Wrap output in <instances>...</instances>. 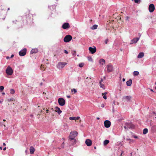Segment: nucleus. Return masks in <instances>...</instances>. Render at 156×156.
Returning <instances> with one entry per match:
<instances>
[{
  "mask_svg": "<svg viewBox=\"0 0 156 156\" xmlns=\"http://www.w3.org/2000/svg\"><path fill=\"white\" fill-rule=\"evenodd\" d=\"M78 133L76 131H74L70 133L69 136V139H75L77 136Z\"/></svg>",
  "mask_w": 156,
  "mask_h": 156,
  "instance_id": "1",
  "label": "nucleus"
},
{
  "mask_svg": "<svg viewBox=\"0 0 156 156\" xmlns=\"http://www.w3.org/2000/svg\"><path fill=\"white\" fill-rule=\"evenodd\" d=\"M67 64V63L65 62H59L57 65V67L59 69H62Z\"/></svg>",
  "mask_w": 156,
  "mask_h": 156,
  "instance_id": "2",
  "label": "nucleus"
},
{
  "mask_svg": "<svg viewBox=\"0 0 156 156\" xmlns=\"http://www.w3.org/2000/svg\"><path fill=\"white\" fill-rule=\"evenodd\" d=\"M106 71L108 73H109L112 71L113 70V67L111 64H109L106 66L105 70L106 71Z\"/></svg>",
  "mask_w": 156,
  "mask_h": 156,
  "instance_id": "3",
  "label": "nucleus"
},
{
  "mask_svg": "<svg viewBox=\"0 0 156 156\" xmlns=\"http://www.w3.org/2000/svg\"><path fill=\"white\" fill-rule=\"evenodd\" d=\"M72 37L71 36L69 35H66L64 38V41L65 42H68L72 39Z\"/></svg>",
  "mask_w": 156,
  "mask_h": 156,
  "instance_id": "4",
  "label": "nucleus"
},
{
  "mask_svg": "<svg viewBox=\"0 0 156 156\" xmlns=\"http://www.w3.org/2000/svg\"><path fill=\"white\" fill-rule=\"evenodd\" d=\"M58 102L59 105L61 106H63L65 104V100L64 98H60L58 99Z\"/></svg>",
  "mask_w": 156,
  "mask_h": 156,
  "instance_id": "5",
  "label": "nucleus"
},
{
  "mask_svg": "<svg viewBox=\"0 0 156 156\" xmlns=\"http://www.w3.org/2000/svg\"><path fill=\"white\" fill-rule=\"evenodd\" d=\"M5 72L7 75H11L13 73V71L11 67L9 66L7 68Z\"/></svg>",
  "mask_w": 156,
  "mask_h": 156,
  "instance_id": "6",
  "label": "nucleus"
},
{
  "mask_svg": "<svg viewBox=\"0 0 156 156\" xmlns=\"http://www.w3.org/2000/svg\"><path fill=\"white\" fill-rule=\"evenodd\" d=\"M26 52L27 49L24 48L19 51V54L20 56H24L26 54Z\"/></svg>",
  "mask_w": 156,
  "mask_h": 156,
  "instance_id": "7",
  "label": "nucleus"
},
{
  "mask_svg": "<svg viewBox=\"0 0 156 156\" xmlns=\"http://www.w3.org/2000/svg\"><path fill=\"white\" fill-rule=\"evenodd\" d=\"M134 127V126L133 125L130 123H127L126 124V125L124 126V128L126 129L127 128L129 129H132Z\"/></svg>",
  "mask_w": 156,
  "mask_h": 156,
  "instance_id": "8",
  "label": "nucleus"
},
{
  "mask_svg": "<svg viewBox=\"0 0 156 156\" xmlns=\"http://www.w3.org/2000/svg\"><path fill=\"white\" fill-rule=\"evenodd\" d=\"M149 10L150 12H154L155 9L154 6L153 4H150L149 6Z\"/></svg>",
  "mask_w": 156,
  "mask_h": 156,
  "instance_id": "9",
  "label": "nucleus"
},
{
  "mask_svg": "<svg viewBox=\"0 0 156 156\" xmlns=\"http://www.w3.org/2000/svg\"><path fill=\"white\" fill-rule=\"evenodd\" d=\"M105 126L107 128L111 126V123L108 120L105 121L104 122Z\"/></svg>",
  "mask_w": 156,
  "mask_h": 156,
  "instance_id": "10",
  "label": "nucleus"
},
{
  "mask_svg": "<svg viewBox=\"0 0 156 156\" xmlns=\"http://www.w3.org/2000/svg\"><path fill=\"white\" fill-rule=\"evenodd\" d=\"M90 52L91 54H94L96 51V48L95 47H94V48L92 47H90L89 48Z\"/></svg>",
  "mask_w": 156,
  "mask_h": 156,
  "instance_id": "11",
  "label": "nucleus"
},
{
  "mask_svg": "<svg viewBox=\"0 0 156 156\" xmlns=\"http://www.w3.org/2000/svg\"><path fill=\"white\" fill-rule=\"evenodd\" d=\"M70 26L68 23H64L62 25V27L64 29H66L69 28Z\"/></svg>",
  "mask_w": 156,
  "mask_h": 156,
  "instance_id": "12",
  "label": "nucleus"
},
{
  "mask_svg": "<svg viewBox=\"0 0 156 156\" xmlns=\"http://www.w3.org/2000/svg\"><path fill=\"white\" fill-rule=\"evenodd\" d=\"M85 144L88 146H90L92 145V141L89 139H87L85 141Z\"/></svg>",
  "mask_w": 156,
  "mask_h": 156,
  "instance_id": "13",
  "label": "nucleus"
},
{
  "mask_svg": "<svg viewBox=\"0 0 156 156\" xmlns=\"http://www.w3.org/2000/svg\"><path fill=\"white\" fill-rule=\"evenodd\" d=\"M140 38H136L133 39L132 41L130 43V44H133V43H136L139 40Z\"/></svg>",
  "mask_w": 156,
  "mask_h": 156,
  "instance_id": "14",
  "label": "nucleus"
},
{
  "mask_svg": "<svg viewBox=\"0 0 156 156\" xmlns=\"http://www.w3.org/2000/svg\"><path fill=\"white\" fill-rule=\"evenodd\" d=\"M38 51V50L37 49V48H34L33 49L31 50L30 51V54H33L34 53H37Z\"/></svg>",
  "mask_w": 156,
  "mask_h": 156,
  "instance_id": "15",
  "label": "nucleus"
},
{
  "mask_svg": "<svg viewBox=\"0 0 156 156\" xmlns=\"http://www.w3.org/2000/svg\"><path fill=\"white\" fill-rule=\"evenodd\" d=\"M55 111L57 112L59 115L62 112L60 108L58 107H55Z\"/></svg>",
  "mask_w": 156,
  "mask_h": 156,
  "instance_id": "16",
  "label": "nucleus"
},
{
  "mask_svg": "<svg viewBox=\"0 0 156 156\" xmlns=\"http://www.w3.org/2000/svg\"><path fill=\"white\" fill-rule=\"evenodd\" d=\"M30 153L31 154L34 153L35 151L34 148L32 146H31L30 148Z\"/></svg>",
  "mask_w": 156,
  "mask_h": 156,
  "instance_id": "17",
  "label": "nucleus"
},
{
  "mask_svg": "<svg viewBox=\"0 0 156 156\" xmlns=\"http://www.w3.org/2000/svg\"><path fill=\"white\" fill-rule=\"evenodd\" d=\"M99 62L100 64L103 65L105 64V61L104 59L103 58H101L99 60Z\"/></svg>",
  "mask_w": 156,
  "mask_h": 156,
  "instance_id": "18",
  "label": "nucleus"
},
{
  "mask_svg": "<svg viewBox=\"0 0 156 156\" xmlns=\"http://www.w3.org/2000/svg\"><path fill=\"white\" fill-rule=\"evenodd\" d=\"M131 98V97L130 96H126L123 97V99L126 100L127 101H129Z\"/></svg>",
  "mask_w": 156,
  "mask_h": 156,
  "instance_id": "19",
  "label": "nucleus"
},
{
  "mask_svg": "<svg viewBox=\"0 0 156 156\" xmlns=\"http://www.w3.org/2000/svg\"><path fill=\"white\" fill-rule=\"evenodd\" d=\"M71 142V144L72 145H73L75 144L76 142V140L75 139H69Z\"/></svg>",
  "mask_w": 156,
  "mask_h": 156,
  "instance_id": "20",
  "label": "nucleus"
},
{
  "mask_svg": "<svg viewBox=\"0 0 156 156\" xmlns=\"http://www.w3.org/2000/svg\"><path fill=\"white\" fill-rule=\"evenodd\" d=\"M126 83L127 86H130L132 83V80L131 79L129 80L128 81H127Z\"/></svg>",
  "mask_w": 156,
  "mask_h": 156,
  "instance_id": "21",
  "label": "nucleus"
},
{
  "mask_svg": "<svg viewBox=\"0 0 156 156\" xmlns=\"http://www.w3.org/2000/svg\"><path fill=\"white\" fill-rule=\"evenodd\" d=\"M144 54L143 52H140L137 56V58H141L143 57L144 56Z\"/></svg>",
  "mask_w": 156,
  "mask_h": 156,
  "instance_id": "22",
  "label": "nucleus"
},
{
  "mask_svg": "<svg viewBox=\"0 0 156 156\" xmlns=\"http://www.w3.org/2000/svg\"><path fill=\"white\" fill-rule=\"evenodd\" d=\"M148 132V130L147 128L144 129L143 131V133L144 134H146Z\"/></svg>",
  "mask_w": 156,
  "mask_h": 156,
  "instance_id": "23",
  "label": "nucleus"
},
{
  "mask_svg": "<svg viewBox=\"0 0 156 156\" xmlns=\"http://www.w3.org/2000/svg\"><path fill=\"white\" fill-rule=\"evenodd\" d=\"M98 25L96 24H94L93 26L91 27V29L92 30H95L97 28Z\"/></svg>",
  "mask_w": 156,
  "mask_h": 156,
  "instance_id": "24",
  "label": "nucleus"
},
{
  "mask_svg": "<svg viewBox=\"0 0 156 156\" xmlns=\"http://www.w3.org/2000/svg\"><path fill=\"white\" fill-rule=\"evenodd\" d=\"M109 142V140H106L104 141V145H107Z\"/></svg>",
  "mask_w": 156,
  "mask_h": 156,
  "instance_id": "25",
  "label": "nucleus"
},
{
  "mask_svg": "<svg viewBox=\"0 0 156 156\" xmlns=\"http://www.w3.org/2000/svg\"><path fill=\"white\" fill-rule=\"evenodd\" d=\"M139 74V72L137 71H134L133 73V75L134 76H137Z\"/></svg>",
  "mask_w": 156,
  "mask_h": 156,
  "instance_id": "26",
  "label": "nucleus"
},
{
  "mask_svg": "<svg viewBox=\"0 0 156 156\" xmlns=\"http://www.w3.org/2000/svg\"><path fill=\"white\" fill-rule=\"evenodd\" d=\"M49 8L51 10H52V9H54L55 8V6L52 5V6H49Z\"/></svg>",
  "mask_w": 156,
  "mask_h": 156,
  "instance_id": "27",
  "label": "nucleus"
},
{
  "mask_svg": "<svg viewBox=\"0 0 156 156\" xmlns=\"http://www.w3.org/2000/svg\"><path fill=\"white\" fill-rule=\"evenodd\" d=\"M100 86L101 88H103L104 90L105 89V87L104 84L102 83L100 84Z\"/></svg>",
  "mask_w": 156,
  "mask_h": 156,
  "instance_id": "28",
  "label": "nucleus"
},
{
  "mask_svg": "<svg viewBox=\"0 0 156 156\" xmlns=\"http://www.w3.org/2000/svg\"><path fill=\"white\" fill-rule=\"evenodd\" d=\"M10 93L12 94H13L15 93V90L13 89H11L10 91Z\"/></svg>",
  "mask_w": 156,
  "mask_h": 156,
  "instance_id": "29",
  "label": "nucleus"
},
{
  "mask_svg": "<svg viewBox=\"0 0 156 156\" xmlns=\"http://www.w3.org/2000/svg\"><path fill=\"white\" fill-rule=\"evenodd\" d=\"M84 65V63H80L79 64V66L80 67H82Z\"/></svg>",
  "mask_w": 156,
  "mask_h": 156,
  "instance_id": "30",
  "label": "nucleus"
},
{
  "mask_svg": "<svg viewBox=\"0 0 156 156\" xmlns=\"http://www.w3.org/2000/svg\"><path fill=\"white\" fill-rule=\"evenodd\" d=\"M118 152H119V153H118V154H120V155H119L120 156H122V154L123 153V151H122L121 150H120V151H119Z\"/></svg>",
  "mask_w": 156,
  "mask_h": 156,
  "instance_id": "31",
  "label": "nucleus"
},
{
  "mask_svg": "<svg viewBox=\"0 0 156 156\" xmlns=\"http://www.w3.org/2000/svg\"><path fill=\"white\" fill-rule=\"evenodd\" d=\"M76 117H70L69 118V119L70 120H75Z\"/></svg>",
  "mask_w": 156,
  "mask_h": 156,
  "instance_id": "32",
  "label": "nucleus"
},
{
  "mask_svg": "<svg viewBox=\"0 0 156 156\" xmlns=\"http://www.w3.org/2000/svg\"><path fill=\"white\" fill-rule=\"evenodd\" d=\"M71 92H74V93H76L77 92V90H76V89L74 88V89H73L72 90Z\"/></svg>",
  "mask_w": 156,
  "mask_h": 156,
  "instance_id": "33",
  "label": "nucleus"
},
{
  "mask_svg": "<svg viewBox=\"0 0 156 156\" xmlns=\"http://www.w3.org/2000/svg\"><path fill=\"white\" fill-rule=\"evenodd\" d=\"M134 1L135 3H140V0H134Z\"/></svg>",
  "mask_w": 156,
  "mask_h": 156,
  "instance_id": "34",
  "label": "nucleus"
},
{
  "mask_svg": "<svg viewBox=\"0 0 156 156\" xmlns=\"http://www.w3.org/2000/svg\"><path fill=\"white\" fill-rule=\"evenodd\" d=\"M4 89V87L3 86H0V91H2Z\"/></svg>",
  "mask_w": 156,
  "mask_h": 156,
  "instance_id": "35",
  "label": "nucleus"
},
{
  "mask_svg": "<svg viewBox=\"0 0 156 156\" xmlns=\"http://www.w3.org/2000/svg\"><path fill=\"white\" fill-rule=\"evenodd\" d=\"M64 142H63L61 145V147L62 148H63L64 147Z\"/></svg>",
  "mask_w": 156,
  "mask_h": 156,
  "instance_id": "36",
  "label": "nucleus"
},
{
  "mask_svg": "<svg viewBox=\"0 0 156 156\" xmlns=\"http://www.w3.org/2000/svg\"><path fill=\"white\" fill-rule=\"evenodd\" d=\"M72 54L74 56L76 55V52L74 51L72 53Z\"/></svg>",
  "mask_w": 156,
  "mask_h": 156,
  "instance_id": "37",
  "label": "nucleus"
},
{
  "mask_svg": "<svg viewBox=\"0 0 156 156\" xmlns=\"http://www.w3.org/2000/svg\"><path fill=\"white\" fill-rule=\"evenodd\" d=\"M103 98L105 99H107V97H106V96L105 95H104L103 96Z\"/></svg>",
  "mask_w": 156,
  "mask_h": 156,
  "instance_id": "38",
  "label": "nucleus"
},
{
  "mask_svg": "<svg viewBox=\"0 0 156 156\" xmlns=\"http://www.w3.org/2000/svg\"><path fill=\"white\" fill-rule=\"evenodd\" d=\"M103 81V79L102 78H101V80L100 81H99V83L100 84H101V83H101V82Z\"/></svg>",
  "mask_w": 156,
  "mask_h": 156,
  "instance_id": "39",
  "label": "nucleus"
},
{
  "mask_svg": "<svg viewBox=\"0 0 156 156\" xmlns=\"http://www.w3.org/2000/svg\"><path fill=\"white\" fill-rule=\"evenodd\" d=\"M80 118V117H76L75 120H78Z\"/></svg>",
  "mask_w": 156,
  "mask_h": 156,
  "instance_id": "40",
  "label": "nucleus"
},
{
  "mask_svg": "<svg viewBox=\"0 0 156 156\" xmlns=\"http://www.w3.org/2000/svg\"><path fill=\"white\" fill-rule=\"evenodd\" d=\"M64 53L66 54H68V51L66 50H64Z\"/></svg>",
  "mask_w": 156,
  "mask_h": 156,
  "instance_id": "41",
  "label": "nucleus"
},
{
  "mask_svg": "<svg viewBox=\"0 0 156 156\" xmlns=\"http://www.w3.org/2000/svg\"><path fill=\"white\" fill-rule=\"evenodd\" d=\"M88 60L90 61H92V58L91 57H90L89 58Z\"/></svg>",
  "mask_w": 156,
  "mask_h": 156,
  "instance_id": "42",
  "label": "nucleus"
},
{
  "mask_svg": "<svg viewBox=\"0 0 156 156\" xmlns=\"http://www.w3.org/2000/svg\"><path fill=\"white\" fill-rule=\"evenodd\" d=\"M107 92H105L104 93H102V95H104V94H105V95L106 94H107Z\"/></svg>",
  "mask_w": 156,
  "mask_h": 156,
  "instance_id": "43",
  "label": "nucleus"
},
{
  "mask_svg": "<svg viewBox=\"0 0 156 156\" xmlns=\"http://www.w3.org/2000/svg\"><path fill=\"white\" fill-rule=\"evenodd\" d=\"M108 39H106L105 40V44H107V42H108Z\"/></svg>",
  "mask_w": 156,
  "mask_h": 156,
  "instance_id": "44",
  "label": "nucleus"
},
{
  "mask_svg": "<svg viewBox=\"0 0 156 156\" xmlns=\"http://www.w3.org/2000/svg\"><path fill=\"white\" fill-rule=\"evenodd\" d=\"M133 137H134V138H138L137 136H134Z\"/></svg>",
  "mask_w": 156,
  "mask_h": 156,
  "instance_id": "45",
  "label": "nucleus"
},
{
  "mask_svg": "<svg viewBox=\"0 0 156 156\" xmlns=\"http://www.w3.org/2000/svg\"><path fill=\"white\" fill-rule=\"evenodd\" d=\"M127 140H130V141H132V142H133V140H131L130 139H127Z\"/></svg>",
  "mask_w": 156,
  "mask_h": 156,
  "instance_id": "46",
  "label": "nucleus"
},
{
  "mask_svg": "<svg viewBox=\"0 0 156 156\" xmlns=\"http://www.w3.org/2000/svg\"><path fill=\"white\" fill-rule=\"evenodd\" d=\"M3 126V123L0 122V126Z\"/></svg>",
  "mask_w": 156,
  "mask_h": 156,
  "instance_id": "47",
  "label": "nucleus"
},
{
  "mask_svg": "<svg viewBox=\"0 0 156 156\" xmlns=\"http://www.w3.org/2000/svg\"><path fill=\"white\" fill-rule=\"evenodd\" d=\"M14 55L12 54V55H11L10 58H12L13 57H14Z\"/></svg>",
  "mask_w": 156,
  "mask_h": 156,
  "instance_id": "48",
  "label": "nucleus"
},
{
  "mask_svg": "<svg viewBox=\"0 0 156 156\" xmlns=\"http://www.w3.org/2000/svg\"><path fill=\"white\" fill-rule=\"evenodd\" d=\"M16 22H17V20H15V21H12L13 23H15Z\"/></svg>",
  "mask_w": 156,
  "mask_h": 156,
  "instance_id": "49",
  "label": "nucleus"
},
{
  "mask_svg": "<svg viewBox=\"0 0 156 156\" xmlns=\"http://www.w3.org/2000/svg\"><path fill=\"white\" fill-rule=\"evenodd\" d=\"M153 113L155 115H156V113L154 112H153Z\"/></svg>",
  "mask_w": 156,
  "mask_h": 156,
  "instance_id": "50",
  "label": "nucleus"
},
{
  "mask_svg": "<svg viewBox=\"0 0 156 156\" xmlns=\"http://www.w3.org/2000/svg\"><path fill=\"white\" fill-rule=\"evenodd\" d=\"M101 107L103 108L104 107V105L103 104H102L101 105Z\"/></svg>",
  "mask_w": 156,
  "mask_h": 156,
  "instance_id": "51",
  "label": "nucleus"
},
{
  "mask_svg": "<svg viewBox=\"0 0 156 156\" xmlns=\"http://www.w3.org/2000/svg\"><path fill=\"white\" fill-rule=\"evenodd\" d=\"M67 97L68 98H70V96L69 95H67Z\"/></svg>",
  "mask_w": 156,
  "mask_h": 156,
  "instance_id": "52",
  "label": "nucleus"
},
{
  "mask_svg": "<svg viewBox=\"0 0 156 156\" xmlns=\"http://www.w3.org/2000/svg\"><path fill=\"white\" fill-rule=\"evenodd\" d=\"M6 58L7 59H9V56H7V57H6Z\"/></svg>",
  "mask_w": 156,
  "mask_h": 156,
  "instance_id": "53",
  "label": "nucleus"
},
{
  "mask_svg": "<svg viewBox=\"0 0 156 156\" xmlns=\"http://www.w3.org/2000/svg\"><path fill=\"white\" fill-rule=\"evenodd\" d=\"M6 149V147H5L3 149V150L4 151H5Z\"/></svg>",
  "mask_w": 156,
  "mask_h": 156,
  "instance_id": "54",
  "label": "nucleus"
},
{
  "mask_svg": "<svg viewBox=\"0 0 156 156\" xmlns=\"http://www.w3.org/2000/svg\"><path fill=\"white\" fill-rule=\"evenodd\" d=\"M3 145L4 146H6V144L5 143H3Z\"/></svg>",
  "mask_w": 156,
  "mask_h": 156,
  "instance_id": "55",
  "label": "nucleus"
},
{
  "mask_svg": "<svg viewBox=\"0 0 156 156\" xmlns=\"http://www.w3.org/2000/svg\"><path fill=\"white\" fill-rule=\"evenodd\" d=\"M125 81V79H124V78H123V79H122V81L124 82V81Z\"/></svg>",
  "mask_w": 156,
  "mask_h": 156,
  "instance_id": "56",
  "label": "nucleus"
},
{
  "mask_svg": "<svg viewBox=\"0 0 156 156\" xmlns=\"http://www.w3.org/2000/svg\"><path fill=\"white\" fill-rule=\"evenodd\" d=\"M42 84H43V83H42V82H41V83H40V86H42Z\"/></svg>",
  "mask_w": 156,
  "mask_h": 156,
  "instance_id": "57",
  "label": "nucleus"
},
{
  "mask_svg": "<svg viewBox=\"0 0 156 156\" xmlns=\"http://www.w3.org/2000/svg\"><path fill=\"white\" fill-rule=\"evenodd\" d=\"M97 119H98V120H99L100 119V118L99 117H97Z\"/></svg>",
  "mask_w": 156,
  "mask_h": 156,
  "instance_id": "58",
  "label": "nucleus"
},
{
  "mask_svg": "<svg viewBox=\"0 0 156 156\" xmlns=\"http://www.w3.org/2000/svg\"><path fill=\"white\" fill-rule=\"evenodd\" d=\"M48 111H49V110H47L46 113H48Z\"/></svg>",
  "mask_w": 156,
  "mask_h": 156,
  "instance_id": "59",
  "label": "nucleus"
},
{
  "mask_svg": "<svg viewBox=\"0 0 156 156\" xmlns=\"http://www.w3.org/2000/svg\"><path fill=\"white\" fill-rule=\"evenodd\" d=\"M150 90H151V91H152V92H153V89H150Z\"/></svg>",
  "mask_w": 156,
  "mask_h": 156,
  "instance_id": "60",
  "label": "nucleus"
},
{
  "mask_svg": "<svg viewBox=\"0 0 156 156\" xmlns=\"http://www.w3.org/2000/svg\"><path fill=\"white\" fill-rule=\"evenodd\" d=\"M3 123V125L5 127L6 126L5 125L4 123Z\"/></svg>",
  "mask_w": 156,
  "mask_h": 156,
  "instance_id": "61",
  "label": "nucleus"
},
{
  "mask_svg": "<svg viewBox=\"0 0 156 156\" xmlns=\"http://www.w3.org/2000/svg\"><path fill=\"white\" fill-rule=\"evenodd\" d=\"M5 93L4 92H3L2 93V94L3 95H5Z\"/></svg>",
  "mask_w": 156,
  "mask_h": 156,
  "instance_id": "62",
  "label": "nucleus"
},
{
  "mask_svg": "<svg viewBox=\"0 0 156 156\" xmlns=\"http://www.w3.org/2000/svg\"><path fill=\"white\" fill-rule=\"evenodd\" d=\"M27 150H25V152L26 153H27Z\"/></svg>",
  "mask_w": 156,
  "mask_h": 156,
  "instance_id": "63",
  "label": "nucleus"
},
{
  "mask_svg": "<svg viewBox=\"0 0 156 156\" xmlns=\"http://www.w3.org/2000/svg\"><path fill=\"white\" fill-rule=\"evenodd\" d=\"M0 149L1 150H2V147H0Z\"/></svg>",
  "mask_w": 156,
  "mask_h": 156,
  "instance_id": "64",
  "label": "nucleus"
}]
</instances>
